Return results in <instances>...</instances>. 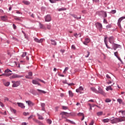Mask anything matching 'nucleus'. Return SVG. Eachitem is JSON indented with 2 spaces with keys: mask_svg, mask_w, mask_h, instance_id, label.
Listing matches in <instances>:
<instances>
[{
  "mask_svg": "<svg viewBox=\"0 0 125 125\" xmlns=\"http://www.w3.org/2000/svg\"><path fill=\"white\" fill-rule=\"evenodd\" d=\"M47 29H48V30H50L51 29V25L47 24Z\"/></svg>",
  "mask_w": 125,
  "mask_h": 125,
  "instance_id": "nucleus-39",
  "label": "nucleus"
},
{
  "mask_svg": "<svg viewBox=\"0 0 125 125\" xmlns=\"http://www.w3.org/2000/svg\"><path fill=\"white\" fill-rule=\"evenodd\" d=\"M71 16H72V17H74V18L77 19L78 20H79V19H81L82 18V17L81 16L79 17H77V15H74V14H71Z\"/></svg>",
  "mask_w": 125,
  "mask_h": 125,
  "instance_id": "nucleus-17",
  "label": "nucleus"
},
{
  "mask_svg": "<svg viewBox=\"0 0 125 125\" xmlns=\"http://www.w3.org/2000/svg\"><path fill=\"white\" fill-rule=\"evenodd\" d=\"M78 36H79L80 38H81V37H82V34L81 33H79V34L77 33L74 34V36H75L76 38H78Z\"/></svg>",
  "mask_w": 125,
  "mask_h": 125,
  "instance_id": "nucleus-37",
  "label": "nucleus"
},
{
  "mask_svg": "<svg viewBox=\"0 0 125 125\" xmlns=\"http://www.w3.org/2000/svg\"><path fill=\"white\" fill-rule=\"evenodd\" d=\"M0 105L1 106V107H4V105L1 102H0Z\"/></svg>",
  "mask_w": 125,
  "mask_h": 125,
  "instance_id": "nucleus-59",
  "label": "nucleus"
},
{
  "mask_svg": "<svg viewBox=\"0 0 125 125\" xmlns=\"http://www.w3.org/2000/svg\"><path fill=\"white\" fill-rule=\"evenodd\" d=\"M27 55V53L26 52H23L21 55V57H25Z\"/></svg>",
  "mask_w": 125,
  "mask_h": 125,
  "instance_id": "nucleus-45",
  "label": "nucleus"
},
{
  "mask_svg": "<svg viewBox=\"0 0 125 125\" xmlns=\"http://www.w3.org/2000/svg\"><path fill=\"white\" fill-rule=\"evenodd\" d=\"M18 78H23V75H18L15 74L13 75L11 77V79H16Z\"/></svg>",
  "mask_w": 125,
  "mask_h": 125,
  "instance_id": "nucleus-11",
  "label": "nucleus"
},
{
  "mask_svg": "<svg viewBox=\"0 0 125 125\" xmlns=\"http://www.w3.org/2000/svg\"><path fill=\"white\" fill-rule=\"evenodd\" d=\"M96 25V28H97V29H99V30H100V31H102V29L103 28V27L102 26V24L99 23V22H97L95 24Z\"/></svg>",
  "mask_w": 125,
  "mask_h": 125,
  "instance_id": "nucleus-3",
  "label": "nucleus"
},
{
  "mask_svg": "<svg viewBox=\"0 0 125 125\" xmlns=\"http://www.w3.org/2000/svg\"><path fill=\"white\" fill-rule=\"evenodd\" d=\"M78 116H82V117H83V116H84V114H83V113H79L78 114Z\"/></svg>",
  "mask_w": 125,
  "mask_h": 125,
  "instance_id": "nucleus-48",
  "label": "nucleus"
},
{
  "mask_svg": "<svg viewBox=\"0 0 125 125\" xmlns=\"http://www.w3.org/2000/svg\"><path fill=\"white\" fill-rule=\"evenodd\" d=\"M104 24H108V22L107 21V20L106 19H104Z\"/></svg>",
  "mask_w": 125,
  "mask_h": 125,
  "instance_id": "nucleus-54",
  "label": "nucleus"
},
{
  "mask_svg": "<svg viewBox=\"0 0 125 125\" xmlns=\"http://www.w3.org/2000/svg\"><path fill=\"white\" fill-rule=\"evenodd\" d=\"M26 103H27L28 105H29V106L30 105H31V104H32V102L30 101H26Z\"/></svg>",
  "mask_w": 125,
  "mask_h": 125,
  "instance_id": "nucleus-46",
  "label": "nucleus"
},
{
  "mask_svg": "<svg viewBox=\"0 0 125 125\" xmlns=\"http://www.w3.org/2000/svg\"><path fill=\"white\" fill-rule=\"evenodd\" d=\"M26 79H32V72H29L28 74L25 76Z\"/></svg>",
  "mask_w": 125,
  "mask_h": 125,
  "instance_id": "nucleus-15",
  "label": "nucleus"
},
{
  "mask_svg": "<svg viewBox=\"0 0 125 125\" xmlns=\"http://www.w3.org/2000/svg\"><path fill=\"white\" fill-rule=\"evenodd\" d=\"M51 3H55L56 1H61L62 0H49Z\"/></svg>",
  "mask_w": 125,
  "mask_h": 125,
  "instance_id": "nucleus-20",
  "label": "nucleus"
},
{
  "mask_svg": "<svg viewBox=\"0 0 125 125\" xmlns=\"http://www.w3.org/2000/svg\"><path fill=\"white\" fill-rule=\"evenodd\" d=\"M99 14L100 15H102V16H103L104 18H105L106 17H107V13H106V12L102 11L101 12H99Z\"/></svg>",
  "mask_w": 125,
  "mask_h": 125,
  "instance_id": "nucleus-7",
  "label": "nucleus"
},
{
  "mask_svg": "<svg viewBox=\"0 0 125 125\" xmlns=\"http://www.w3.org/2000/svg\"><path fill=\"white\" fill-rule=\"evenodd\" d=\"M38 117L39 120H43V117L42 116L40 115V114H38Z\"/></svg>",
  "mask_w": 125,
  "mask_h": 125,
  "instance_id": "nucleus-33",
  "label": "nucleus"
},
{
  "mask_svg": "<svg viewBox=\"0 0 125 125\" xmlns=\"http://www.w3.org/2000/svg\"><path fill=\"white\" fill-rule=\"evenodd\" d=\"M106 29H110V28H112V25L111 24H108L106 26Z\"/></svg>",
  "mask_w": 125,
  "mask_h": 125,
  "instance_id": "nucleus-43",
  "label": "nucleus"
},
{
  "mask_svg": "<svg viewBox=\"0 0 125 125\" xmlns=\"http://www.w3.org/2000/svg\"><path fill=\"white\" fill-rule=\"evenodd\" d=\"M9 84H10V83L9 82H6L4 83V85L5 86H9Z\"/></svg>",
  "mask_w": 125,
  "mask_h": 125,
  "instance_id": "nucleus-44",
  "label": "nucleus"
},
{
  "mask_svg": "<svg viewBox=\"0 0 125 125\" xmlns=\"http://www.w3.org/2000/svg\"><path fill=\"white\" fill-rule=\"evenodd\" d=\"M13 29H16L17 26H16V25H15V24H13Z\"/></svg>",
  "mask_w": 125,
  "mask_h": 125,
  "instance_id": "nucleus-62",
  "label": "nucleus"
},
{
  "mask_svg": "<svg viewBox=\"0 0 125 125\" xmlns=\"http://www.w3.org/2000/svg\"><path fill=\"white\" fill-rule=\"evenodd\" d=\"M119 113H122L123 116H125V110H120Z\"/></svg>",
  "mask_w": 125,
  "mask_h": 125,
  "instance_id": "nucleus-34",
  "label": "nucleus"
},
{
  "mask_svg": "<svg viewBox=\"0 0 125 125\" xmlns=\"http://www.w3.org/2000/svg\"><path fill=\"white\" fill-rule=\"evenodd\" d=\"M62 109H63V110H67L68 109V107L65 106H62Z\"/></svg>",
  "mask_w": 125,
  "mask_h": 125,
  "instance_id": "nucleus-55",
  "label": "nucleus"
},
{
  "mask_svg": "<svg viewBox=\"0 0 125 125\" xmlns=\"http://www.w3.org/2000/svg\"><path fill=\"white\" fill-rule=\"evenodd\" d=\"M17 104H18L19 107H21V109H25V105L24 104L21 103H17Z\"/></svg>",
  "mask_w": 125,
  "mask_h": 125,
  "instance_id": "nucleus-12",
  "label": "nucleus"
},
{
  "mask_svg": "<svg viewBox=\"0 0 125 125\" xmlns=\"http://www.w3.org/2000/svg\"><path fill=\"white\" fill-rule=\"evenodd\" d=\"M23 115H24V116H27V115H29V113L23 112Z\"/></svg>",
  "mask_w": 125,
  "mask_h": 125,
  "instance_id": "nucleus-61",
  "label": "nucleus"
},
{
  "mask_svg": "<svg viewBox=\"0 0 125 125\" xmlns=\"http://www.w3.org/2000/svg\"><path fill=\"white\" fill-rule=\"evenodd\" d=\"M9 72H11V71L9 69H7L5 70L4 73H7V74H9Z\"/></svg>",
  "mask_w": 125,
  "mask_h": 125,
  "instance_id": "nucleus-40",
  "label": "nucleus"
},
{
  "mask_svg": "<svg viewBox=\"0 0 125 125\" xmlns=\"http://www.w3.org/2000/svg\"><path fill=\"white\" fill-rule=\"evenodd\" d=\"M103 123H109V119H105L103 120Z\"/></svg>",
  "mask_w": 125,
  "mask_h": 125,
  "instance_id": "nucleus-38",
  "label": "nucleus"
},
{
  "mask_svg": "<svg viewBox=\"0 0 125 125\" xmlns=\"http://www.w3.org/2000/svg\"><path fill=\"white\" fill-rule=\"evenodd\" d=\"M12 73H3L1 74V76H3V77H9V76H11Z\"/></svg>",
  "mask_w": 125,
  "mask_h": 125,
  "instance_id": "nucleus-18",
  "label": "nucleus"
},
{
  "mask_svg": "<svg viewBox=\"0 0 125 125\" xmlns=\"http://www.w3.org/2000/svg\"><path fill=\"white\" fill-rule=\"evenodd\" d=\"M45 22H50L51 21V16L50 15H47L44 17Z\"/></svg>",
  "mask_w": 125,
  "mask_h": 125,
  "instance_id": "nucleus-5",
  "label": "nucleus"
},
{
  "mask_svg": "<svg viewBox=\"0 0 125 125\" xmlns=\"http://www.w3.org/2000/svg\"><path fill=\"white\" fill-rule=\"evenodd\" d=\"M91 90H92V91H93V92H95L96 93H97L98 91L96 90V89L95 88V87H91L90 88Z\"/></svg>",
  "mask_w": 125,
  "mask_h": 125,
  "instance_id": "nucleus-22",
  "label": "nucleus"
},
{
  "mask_svg": "<svg viewBox=\"0 0 125 125\" xmlns=\"http://www.w3.org/2000/svg\"><path fill=\"white\" fill-rule=\"evenodd\" d=\"M34 41H35V42H40V40L37 38H35Z\"/></svg>",
  "mask_w": 125,
  "mask_h": 125,
  "instance_id": "nucleus-56",
  "label": "nucleus"
},
{
  "mask_svg": "<svg viewBox=\"0 0 125 125\" xmlns=\"http://www.w3.org/2000/svg\"><path fill=\"white\" fill-rule=\"evenodd\" d=\"M117 102H119V103H120V104H122L123 103V100H122V99H118L117 100Z\"/></svg>",
  "mask_w": 125,
  "mask_h": 125,
  "instance_id": "nucleus-41",
  "label": "nucleus"
},
{
  "mask_svg": "<svg viewBox=\"0 0 125 125\" xmlns=\"http://www.w3.org/2000/svg\"><path fill=\"white\" fill-rule=\"evenodd\" d=\"M23 2L24 4H26V5H29V4H30V3H31L30 2H29L28 1H26V0H23Z\"/></svg>",
  "mask_w": 125,
  "mask_h": 125,
  "instance_id": "nucleus-29",
  "label": "nucleus"
},
{
  "mask_svg": "<svg viewBox=\"0 0 125 125\" xmlns=\"http://www.w3.org/2000/svg\"><path fill=\"white\" fill-rule=\"evenodd\" d=\"M94 124V121L93 120L89 124V125H93Z\"/></svg>",
  "mask_w": 125,
  "mask_h": 125,
  "instance_id": "nucleus-60",
  "label": "nucleus"
},
{
  "mask_svg": "<svg viewBox=\"0 0 125 125\" xmlns=\"http://www.w3.org/2000/svg\"><path fill=\"white\" fill-rule=\"evenodd\" d=\"M83 88L82 86H80L79 88L77 89L76 90V92H80V93H82L81 91H83Z\"/></svg>",
  "mask_w": 125,
  "mask_h": 125,
  "instance_id": "nucleus-13",
  "label": "nucleus"
},
{
  "mask_svg": "<svg viewBox=\"0 0 125 125\" xmlns=\"http://www.w3.org/2000/svg\"><path fill=\"white\" fill-rule=\"evenodd\" d=\"M40 27L41 29H44V26L42 23H40Z\"/></svg>",
  "mask_w": 125,
  "mask_h": 125,
  "instance_id": "nucleus-49",
  "label": "nucleus"
},
{
  "mask_svg": "<svg viewBox=\"0 0 125 125\" xmlns=\"http://www.w3.org/2000/svg\"><path fill=\"white\" fill-rule=\"evenodd\" d=\"M106 83L108 84H109L110 83H113V82H114V80H112L111 76L109 74L106 75Z\"/></svg>",
  "mask_w": 125,
  "mask_h": 125,
  "instance_id": "nucleus-1",
  "label": "nucleus"
},
{
  "mask_svg": "<svg viewBox=\"0 0 125 125\" xmlns=\"http://www.w3.org/2000/svg\"><path fill=\"white\" fill-rule=\"evenodd\" d=\"M94 2H99V0H93Z\"/></svg>",
  "mask_w": 125,
  "mask_h": 125,
  "instance_id": "nucleus-63",
  "label": "nucleus"
},
{
  "mask_svg": "<svg viewBox=\"0 0 125 125\" xmlns=\"http://www.w3.org/2000/svg\"><path fill=\"white\" fill-rule=\"evenodd\" d=\"M116 12V10H113L111 11L110 13H111L112 14H115Z\"/></svg>",
  "mask_w": 125,
  "mask_h": 125,
  "instance_id": "nucleus-50",
  "label": "nucleus"
},
{
  "mask_svg": "<svg viewBox=\"0 0 125 125\" xmlns=\"http://www.w3.org/2000/svg\"><path fill=\"white\" fill-rule=\"evenodd\" d=\"M108 39V37H106L104 38V43L107 47V48H111L110 47H109V46H108V41H107V39Z\"/></svg>",
  "mask_w": 125,
  "mask_h": 125,
  "instance_id": "nucleus-14",
  "label": "nucleus"
},
{
  "mask_svg": "<svg viewBox=\"0 0 125 125\" xmlns=\"http://www.w3.org/2000/svg\"><path fill=\"white\" fill-rule=\"evenodd\" d=\"M69 94L70 97H73V96H74V94L73 93V92H72V91H69Z\"/></svg>",
  "mask_w": 125,
  "mask_h": 125,
  "instance_id": "nucleus-30",
  "label": "nucleus"
},
{
  "mask_svg": "<svg viewBox=\"0 0 125 125\" xmlns=\"http://www.w3.org/2000/svg\"><path fill=\"white\" fill-rule=\"evenodd\" d=\"M38 91H39V92H40V93H44V94H45L46 93V92L43 91V90H40V89H38L37 90Z\"/></svg>",
  "mask_w": 125,
  "mask_h": 125,
  "instance_id": "nucleus-32",
  "label": "nucleus"
},
{
  "mask_svg": "<svg viewBox=\"0 0 125 125\" xmlns=\"http://www.w3.org/2000/svg\"><path fill=\"white\" fill-rule=\"evenodd\" d=\"M66 10V9L65 8H62L58 9V11H64Z\"/></svg>",
  "mask_w": 125,
  "mask_h": 125,
  "instance_id": "nucleus-36",
  "label": "nucleus"
},
{
  "mask_svg": "<svg viewBox=\"0 0 125 125\" xmlns=\"http://www.w3.org/2000/svg\"><path fill=\"white\" fill-rule=\"evenodd\" d=\"M35 122L38 124L39 125H44L43 124H42V122L39 121L38 120H36Z\"/></svg>",
  "mask_w": 125,
  "mask_h": 125,
  "instance_id": "nucleus-35",
  "label": "nucleus"
},
{
  "mask_svg": "<svg viewBox=\"0 0 125 125\" xmlns=\"http://www.w3.org/2000/svg\"><path fill=\"white\" fill-rule=\"evenodd\" d=\"M105 102L106 103H109V102H111V100H110L109 99H106L105 100Z\"/></svg>",
  "mask_w": 125,
  "mask_h": 125,
  "instance_id": "nucleus-51",
  "label": "nucleus"
},
{
  "mask_svg": "<svg viewBox=\"0 0 125 125\" xmlns=\"http://www.w3.org/2000/svg\"><path fill=\"white\" fill-rule=\"evenodd\" d=\"M90 42V39L89 38H86L85 41L83 42V44L85 45H87V43H89Z\"/></svg>",
  "mask_w": 125,
  "mask_h": 125,
  "instance_id": "nucleus-10",
  "label": "nucleus"
},
{
  "mask_svg": "<svg viewBox=\"0 0 125 125\" xmlns=\"http://www.w3.org/2000/svg\"><path fill=\"white\" fill-rule=\"evenodd\" d=\"M114 118V117L110 119L111 124H117V123H119V119L118 118Z\"/></svg>",
  "mask_w": 125,
  "mask_h": 125,
  "instance_id": "nucleus-6",
  "label": "nucleus"
},
{
  "mask_svg": "<svg viewBox=\"0 0 125 125\" xmlns=\"http://www.w3.org/2000/svg\"><path fill=\"white\" fill-rule=\"evenodd\" d=\"M67 112H62V113H60V115H62V116H67V115H68Z\"/></svg>",
  "mask_w": 125,
  "mask_h": 125,
  "instance_id": "nucleus-28",
  "label": "nucleus"
},
{
  "mask_svg": "<svg viewBox=\"0 0 125 125\" xmlns=\"http://www.w3.org/2000/svg\"><path fill=\"white\" fill-rule=\"evenodd\" d=\"M113 48L114 50H116L117 48H119V47H121V45L119 44H117L116 43H114L112 44Z\"/></svg>",
  "mask_w": 125,
  "mask_h": 125,
  "instance_id": "nucleus-9",
  "label": "nucleus"
},
{
  "mask_svg": "<svg viewBox=\"0 0 125 125\" xmlns=\"http://www.w3.org/2000/svg\"><path fill=\"white\" fill-rule=\"evenodd\" d=\"M12 83H13V87H17V86H19L20 85V82L18 81L15 82L14 81H12Z\"/></svg>",
  "mask_w": 125,
  "mask_h": 125,
  "instance_id": "nucleus-2",
  "label": "nucleus"
},
{
  "mask_svg": "<svg viewBox=\"0 0 125 125\" xmlns=\"http://www.w3.org/2000/svg\"><path fill=\"white\" fill-rule=\"evenodd\" d=\"M99 93H101V94H104V91L103 90L101 87H99Z\"/></svg>",
  "mask_w": 125,
  "mask_h": 125,
  "instance_id": "nucleus-24",
  "label": "nucleus"
},
{
  "mask_svg": "<svg viewBox=\"0 0 125 125\" xmlns=\"http://www.w3.org/2000/svg\"><path fill=\"white\" fill-rule=\"evenodd\" d=\"M71 49H73V50H75V49H76V46H75V45H72L71 46Z\"/></svg>",
  "mask_w": 125,
  "mask_h": 125,
  "instance_id": "nucleus-47",
  "label": "nucleus"
},
{
  "mask_svg": "<svg viewBox=\"0 0 125 125\" xmlns=\"http://www.w3.org/2000/svg\"><path fill=\"white\" fill-rule=\"evenodd\" d=\"M43 39H42L39 40V42H43Z\"/></svg>",
  "mask_w": 125,
  "mask_h": 125,
  "instance_id": "nucleus-64",
  "label": "nucleus"
},
{
  "mask_svg": "<svg viewBox=\"0 0 125 125\" xmlns=\"http://www.w3.org/2000/svg\"><path fill=\"white\" fill-rule=\"evenodd\" d=\"M51 44L53 45H56L57 44V42L55 40H51Z\"/></svg>",
  "mask_w": 125,
  "mask_h": 125,
  "instance_id": "nucleus-23",
  "label": "nucleus"
},
{
  "mask_svg": "<svg viewBox=\"0 0 125 125\" xmlns=\"http://www.w3.org/2000/svg\"><path fill=\"white\" fill-rule=\"evenodd\" d=\"M67 70H69V67H65V68L64 69L63 73V74H66V71Z\"/></svg>",
  "mask_w": 125,
  "mask_h": 125,
  "instance_id": "nucleus-42",
  "label": "nucleus"
},
{
  "mask_svg": "<svg viewBox=\"0 0 125 125\" xmlns=\"http://www.w3.org/2000/svg\"><path fill=\"white\" fill-rule=\"evenodd\" d=\"M46 122L49 125H51L52 121L50 119H47Z\"/></svg>",
  "mask_w": 125,
  "mask_h": 125,
  "instance_id": "nucleus-31",
  "label": "nucleus"
},
{
  "mask_svg": "<svg viewBox=\"0 0 125 125\" xmlns=\"http://www.w3.org/2000/svg\"><path fill=\"white\" fill-rule=\"evenodd\" d=\"M41 106L42 107V111H44V110H45V108H44L45 107V104L44 103L41 104Z\"/></svg>",
  "mask_w": 125,
  "mask_h": 125,
  "instance_id": "nucleus-25",
  "label": "nucleus"
},
{
  "mask_svg": "<svg viewBox=\"0 0 125 125\" xmlns=\"http://www.w3.org/2000/svg\"><path fill=\"white\" fill-rule=\"evenodd\" d=\"M102 115H103V111H100L97 113V115L98 116V117H100V116H102Z\"/></svg>",
  "mask_w": 125,
  "mask_h": 125,
  "instance_id": "nucleus-26",
  "label": "nucleus"
},
{
  "mask_svg": "<svg viewBox=\"0 0 125 125\" xmlns=\"http://www.w3.org/2000/svg\"><path fill=\"white\" fill-rule=\"evenodd\" d=\"M11 111L12 112V113H14V114H15V113H16V110H15L13 108H12L11 109Z\"/></svg>",
  "mask_w": 125,
  "mask_h": 125,
  "instance_id": "nucleus-52",
  "label": "nucleus"
},
{
  "mask_svg": "<svg viewBox=\"0 0 125 125\" xmlns=\"http://www.w3.org/2000/svg\"><path fill=\"white\" fill-rule=\"evenodd\" d=\"M106 90H107V91H109V90H113V88H112L111 86H109L106 87Z\"/></svg>",
  "mask_w": 125,
  "mask_h": 125,
  "instance_id": "nucleus-27",
  "label": "nucleus"
},
{
  "mask_svg": "<svg viewBox=\"0 0 125 125\" xmlns=\"http://www.w3.org/2000/svg\"><path fill=\"white\" fill-rule=\"evenodd\" d=\"M1 19L2 21H6L7 20V16H3L1 17Z\"/></svg>",
  "mask_w": 125,
  "mask_h": 125,
  "instance_id": "nucleus-19",
  "label": "nucleus"
},
{
  "mask_svg": "<svg viewBox=\"0 0 125 125\" xmlns=\"http://www.w3.org/2000/svg\"><path fill=\"white\" fill-rule=\"evenodd\" d=\"M124 19H125V17H122L121 18H119L118 21V26L119 27V28H122V26L121 25V22L124 20Z\"/></svg>",
  "mask_w": 125,
  "mask_h": 125,
  "instance_id": "nucleus-4",
  "label": "nucleus"
},
{
  "mask_svg": "<svg viewBox=\"0 0 125 125\" xmlns=\"http://www.w3.org/2000/svg\"><path fill=\"white\" fill-rule=\"evenodd\" d=\"M32 83L34 84H38V85H41V84L36 80H33Z\"/></svg>",
  "mask_w": 125,
  "mask_h": 125,
  "instance_id": "nucleus-21",
  "label": "nucleus"
},
{
  "mask_svg": "<svg viewBox=\"0 0 125 125\" xmlns=\"http://www.w3.org/2000/svg\"><path fill=\"white\" fill-rule=\"evenodd\" d=\"M118 119V123H121L122 122H125V117H122Z\"/></svg>",
  "mask_w": 125,
  "mask_h": 125,
  "instance_id": "nucleus-16",
  "label": "nucleus"
},
{
  "mask_svg": "<svg viewBox=\"0 0 125 125\" xmlns=\"http://www.w3.org/2000/svg\"><path fill=\"white\" fill-rule=\"evenodd\" d=\"M109 42L113 44L114 42H115V39H114V37L111 36L108 38Z\"/></svg>",
  "mask_w": 125,
  "mask_h": 125,
  "instance_id": "nucleus-8",
  "label": "nucleus"
},
{
  "mask_svg": "<svg viewBox=\"0 0 125 125\" xmlns=\"http://www.w3.org/2000/svg\"><path fill=\"white\" fill-rule=\"evenodd\" d=\"M39 82H41V83H45V82H44L43 80H42L41 79H38Z\"/></svg>",
  "mask_w": 125,
  "mask_h": 125,
  "instance_id": "nucleus-57",
  "label": "nucleus"
},
{
  "mask_svg": "<svg viewBox=\"0 0 125 125\" xmlns=\"http://www.w3.org/2000/svg\"><path fill=\"white\" fill-rule=\"evenodd\" d=\"M119 55V53L118 52H116L114 53V55L115 56H116V57H118L119 56H118Z\"/></svg>",
  "mask_w": 125,
  "mask_h": 125,
  "instance_id": "nucleus-53",
  "label": "nucleus"
},
{
  "mask_svg": "<svg viewBox=\"0 0 125 125\" xmlns=\"http://www.w3.org/2000/svg\"><path fill=\"white\" fill-rule=\"evenodd\" d=\"M69 123L70 124H72V125H76V123H75V122H74V121H72L69 120Z\"/></svg>",
  "mask_w": 125,
  "mask_h": 125,
  "instance_id": "nucleus-58",
  "label": "nucleus"
}]
</instances>
